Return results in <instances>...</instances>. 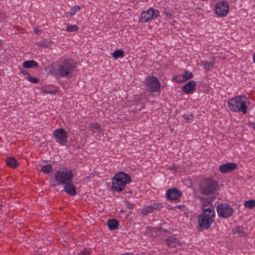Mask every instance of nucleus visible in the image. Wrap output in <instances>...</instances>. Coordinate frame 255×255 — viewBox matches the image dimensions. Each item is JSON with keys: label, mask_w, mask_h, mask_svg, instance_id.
Returning a JSON list of instances; mask_svg holds the SVG:
<instances>
[{"label": "nucleus", "mask_w": 255, "mask_h": 255, "mask_svg": "<svg viewBox=\"0 0 255 255\" xmlns=\"http://www.w3.org/2000/svg\"><path fill=\"white\" fill-rule=\"evenodd\" d=\"M131 182V178L128 174L120 171L115 174L112 179V190L116 192L122 191L127 184Z\"/></svg>", "instance_id": "1"}, {"label": "nucleus", "mask_w": 255, "mask_h": 255, "mask_svg": "<svg viewBox=\"0 0 255 255\" xmlns=\"http://www.w3.org/2000/svg\"><path fill=\"white\" fill-rule=\"evenodd\" d=\"M215 217V212H212V209H204V213L199 215L198 217V231H202L204 229H208L214 222Z\"/></svg>", "instance_id": "2"}, {"label": "nucleus", "mask_w": 255, "mask_h": 255, "mask_svg": "<svg viewBox=\"0 0 255 255\" xmlns=\"http://www.w3.org/2000/svg\"><path fill=\"white\" fill-rule=\"evenodd\" d=\"M218 187V183L215 179L206 178L200 180L199 189L202 194L208 196L215 194Z\"/></svg>", "instance_id": "3"}, {"label": "nucleus", "mask_w": 255, "mask_h": 255, "mask_svg": "<svg viewBox=\"0 0 255 255\" xmlns=\"http://www.w3.org/2000/svg\"><path fill=\"white\" fill-rule=\"evenodd\" d=\"M245 96H240L232 98L228 102L229 109L234 112H242L244 114L247 113V105L246 101L243 100Z\"/></svg>", "instance_id": "4"}, {"label": "nucleus", "mask_w": 255, "mask_h": 255, "mask_svg": "<svg viewBox=\"0 0 255 255\" xmlns=\"http://www.w3.org/2000/svg\"><path fill=\"white\" fill-rule=\"evenodd\" d=\"M73 171L66 168H61L54 174V178L57 184H52L51 187H55L60 184L64 185L68 182L72 181L73 179Z\"/></svg>", "instance_id": "5"}, {"label": "nucleus", "mask_w": 255, "mask_h": 255, "mask_svg": "<svg viewBox=\"0 0 255 255\" xmlns=\"http://www.w3.org/2000/svg\"><path fill=\"white\" fill-rule=\"evenodd\" d=\"M76 63L69 60H65L58 65L57 69V75L61 77H71V73L76 68Z\"/></svg>", "instance_id": "6"}, {"label": "nucleus", "mask_w": 255, "mask_h": 255, "mask_svg": "<svg viewBox=\"0 0 255 255\" xmlns=\"http://www.w3.org/2000/svg\"><path fill=\"white\" fill-rule=\"evenodd\" d=\"M145 88L149 92L160 93L161 86L159 80L153 75L148 76L144 81Z\"/></svg>", "instance_id": "7"}, {"label": "nucleus", "mask_w": 255, "mask_h": 255, "mask_svg": "<svg viewBox=\"0 0 255 255\" xmlns=\"http://www.w3.org/2000/svg\"><path fill=\"white\" fill-rule=\"evenodd\" d=\"M159 11L153 8H150L149 9L143 11L139 18V22H147L149 21L156 18L159 16Z\"/></svg>", "instance_id": "8"}, {"label": "nucleus", "mask_w": 255, "mask_h": 255, "mask_svg": "<svg viewBox=\"0 0 255 255\" xmlns=\"http://www.w3.org/2000/svg\"><path fill=\"white\" fill-rule=\"evenodd\" d=\"M217 211L218 216L223 218H229L234 213L233 209L226 203L218 204L217 207Z\"/></svg>", "instance_id": "9"}, {"label": "nucleus", "mask_w": 255, "mask_h": 255, "mask_svg": "<svg viewBox=\"0 0 255 255\" xmlns=\"http://www.w3.org/2000/svg\"><path fill=\"white\" fill-rule=\"evenodd\" d=\"M53 137L55 138L56 142L62 145H66L67 142V132L63 128H58L54 130Z\"/></svg>", "instance_id": "10"}, {"label": "nucleus", "mask_w": 255, "mask_h": 255, "mask_svg": "<svg viewBox=\"0 0 255 255\" xmlns=\"http://www.w3.org/2000/svg\"><path fill=\"white\" fill-rule=\"evenodd\" d=\"M162 207L161 204L153 202L149 205H145L141 209V213L143 216H146L150 213L159 211Z\"/></svg>", "instance_id": "11"}, {"label": "nucleus", "mask_w": 255, "mask_h": 255, "mask_svg": "<svg viewBox=\"0 0 255 255\" xmlns=\"http://www.w3.org/2000/svg\"><path fill=\"white\" fill-rule=\"evenodd\" d=\"M229 11V5L226 1H220L216 6V13L220 17L227 15Z\"/></svg>", "instance_id": "12"}, {"label": "nucleus", "mask_w": 255, "mask_h": 255, "mask_svg": "<svg viewBox=\"0 0 255 255\" xmlns=\"http://www.w3.org/2000/svg\"><path fill=\"white\" fill-rule=\"evenodd\" d=\"M238 165L235 162H227L221 164L219 167V170L222 173H230L236 170Z\"/></svg>", "instance_id": "13"}, {"label": "nucleus", "mask_w": 255, "mask_h": 255, "mask_svg": "<svg viewBox=\"0 0 255 255\" xmlns=\"http://www.w3.org/2000/svg\"><path fill=\"white\" fill-rule=\"evenodd\" d=\"M182 196V193L176 188H170L166 191V197L169 200H176Z\"/></svg>", "instance_id": "14"}, {"label": "nucleus", "mask_w": 255, "mask_h": 255, "mask_svg": "<svg viewBox=\"0 0 255 255\" xmlns=\"http://www.w3.org/2000/svg\"><path fill=\"white\" fill-rule=\"evenodd\" d=\"M196 82L191 80L186 83L182 88L183 92L185 94H192L196 90Z\"/></svg>", "instance_id": "15"}, {"label": "nucleus", "mask_w": 255, "mask_h": 255, "mask_svg": "<svg viewBox=\"0 0 255 255\" xmlns=\"http://www.w3.org/2000/svg\"><path fill=\"white\" fill-rule=\"evenodd\" d=\"M64 191L71 196H75L76 194V187L72 181L64 184Z\"/></svg>", "instance_id": "16"}, {"label": "nucleus", "mask_w": 255, "mask_h": 255, "mask_svg": "<svg viewBox=\"0 0 255 255\" xmlns=\"http://www.w3.org/2000/svg\"><path fill=\"white\" fill-rule=\"evenodd\" d=\"M167 245L171 248H175L178 245H181V243L179 240L173 236H170L164 240Z\"/></svg>", "instance_id": "17"}, {"label": "nucleus", "mask_w": 255, "mask_h": 255, "mask_svg": "<svg viewBox=\"0 0 255 255\" xmlns=\"http://www.w3.org/2000/svg\"><path fill=\"white\" fill-rule=\"evenodd\" d=\"M5 162L7 165L11 168H16L19 164L15 158L12 157H7Z\"/></svg>", "instance_id": "18"}, {"label": "nucleus", "mask_w": 255, "mask_h": 255, "mask_svg": "<svg viewBox=\"0 0 255 255\" xmlns=\"http://www.w3.org/2000/svg\"><path fill=\"white\" fill-rule=\"evenodd\" d=\"M107 225L110 230H115L119 226V222L115 219H110L108 221Z\"/></svg>", "instance_id": "19"}, {"label": "nucleus", "mask_w": 255, "mask_h": 255, "mask_svg": "<svg viewBox=\"0 0 255 255\" xmlns=\"http://www.w3.org/2000/svg\"><path fill=\"white\" fill-rule=\"evenodd\" d=\"M22 66L25 68H38V64L35 61L28 60L24 61L22 64Z\"/></svg>", "instance_id": "20"}, {"label": "nucleus", "mask_w": 255, "mask_h": 255, "mask_svg": "<svg viewBox=\"0 0 255 255\" xmlns=\"http://www.w3.org/2000/svg\"><path fill=\"white\" fill-rule=\"evenodd\" d=\"M89 127L93 133L98 134L101 130V126L97 123H91L89 125Z\"/></svg>", "instance_id": "21"}, {"label": "nucleus", "mask_w": 255, "mask_h": 255, "mask_svg": "<svg viewBox=\"0 0 255 255\" xmlns=\"http://www.w3.org/2000/svg\"><path fill=\"white\" fill-rule=\"evenodd\" d=\"M234 234H236L239 237H245L246 236L243 227L238 226L233 230Z\"/></svg>", "instance_id": "22"}, {"label": "nucleus", "mask_w": 255, "mask_h": 255, "mask_svg": "<svg viewBox=\"0 0 255 255\" xmlns=\"http://www.w3.org/2000/svg\"><path fill=\"white\" fill-rule=\"evenodd\" d=\"M200 200H202V206H209L210 205H212L211 204V202L214 200L215 199L214 197H211L209 198H204V197H200Z\"/></svg>", "instance_id": "23"}, {"label": "nucleus", "mask_w": 255, "mask_h": 255, "mask_svg": "<svg viewBox=\"0 0 255 255\" xmlns=\"http://www.w3.org/2000/svg\"><path fill=\"white\" fill-rule=\"evenodd\" d=\"M53 167L51 164L42 165L41 166L40 171L43 173L48 174L52 171Z\"/></svg>", "instance_id": "24"}, {"label": "nucleus", "mask_w": 255, "mask_h": 255, "mask_svg": "<svg viewBox=\"0 0 255 255\" xmlns=\"http://www.w3.org/2000/svg\"><path fill=\"white\" fill-rule=\"evenodd\" d=\"M112 56L116 59L119 58H122L124 56V52L122 50L118 49L112 53Z\"/></svg>", "instance_id": "25"}, {"label": "nucleus", "mask_w": 255, "mask_h": 255, "mask_svg": "<svg viewBox=\"0 0 255 255\" xmlns=\"http://www.w3.org/2000/svg\"><path fill=\"white\" fill-rule=\"evenodd\" d=\"M183 76V80L182 81H187L188 80L192 79L194 75L192 72H189V71L185 70L184 73L182 74Z\"/></svg>", "instance_id": "26"}, {"label": "nucleus", "mask_w": 255, "mask_h": 255, "mask_svg": "<svg viewBox=\"0 0 255 255\" xmlns=\"http://www.w3.org/2000/svg\"><path fill=\"white\" fill-rule=\"evenodd\" d=\"M201 65L204 67L206 71H209L211 67L214 66V62H208L207 61H202Z\"/></svg>", "instance_id": "27"}, {"label": "nucleus", "mask_w": 255, "mask_h": 255, "mask_svg": "<svg viewBox=\"0 0 255 255\" xmlns=\"http://www.w3.org/2000/svg\"><path fill=\"white\" fill-rule=\"evenodd\" d=\"M245 206L249 209H253L255 207V200L251 199L246 201L244 203Z\"/></svg>", "instance_id": "28"}, {"label": "nucleus", "mask_w": 255, "mask_h": 255, "mask_svg": "<svg viewBox=\"0 0 255 255\" xmlns=\"http://www.w3.org/2000/svg\"><path fill=\"white\" fill-rule=\"evenodd\" d=\"M25 73H26V75L27 76V77L26 78L27 80L33 83L36 84L38 83L39 80L37 78L31 77L30 74L27 72H25Z\"/></svg>", "instance_id": "29"}, {"label": "nucleus", "mask_w": 255, "mask_h": 255, "mask_svg": "<svg viewBox=\"0 0 255 255\" xmlns=\"http://www.w3.org/2000/svg\"><path fill=\"white\" fill-rule=\"evenodd\" d=\"M184 119H185L187 122L191 123L194 120V116L192 113L190 114H184L182 116Z\"/></svg>", "instance_id": "30"}, {"label": "nucleus", "mask_w": 255, "mask_h": 255, "mask_svg": "<svg viewBox=\"0 0 255 255\" xmlns=\"http://www.w3.org/2000/svg\"><path fill=\"white\" fill-rule=\"evenodd\" d=\"M80 10V7L79 5H76L71 8L68 13H69L71 15H74L77 12H78Z\"/></svg>", "instance_id": "31"}, {"label": "nucleus", "mask_w": 255, "mask_h": 255, "mask_svg": "<svg viewBox=\"0 0 255 255\" xmlns=\"http://www.w3.org/2000/svg\"><path fill=\"white\" fill-rule=\"evenodd\" d=\"M78 27L75 25H68L66 27V30L68 32H74L78 30Z\"/></svg>", "instance_id": "32"}, {"label": "nucleus", "mask_w": 255, "mask_h": 255, "mask_svg": "<svg viewBox=\"0 0 255 255\" xmlns=\"http://www.w3.org/2000/svg\"><path fill=\"white\" fill-rule=\"evenodd\" d=\"M183 76L182 75H177L173 77V79L175 81L178 83H181L183 82H185V81H182L183 80Z\"/></svg>", "instance_id": "33"}, {"label": "nucleus", "mask_w": 255, "mask_h": 255, "mask_svg": "<svg viewBox=\"0 0 255 255\" xmlns=\"http://www.w3.org/2000/svg\"><path fill=\"white\" fill-rule=\"evenodd\" d=\"M126 205L127 208L130 210L133 209L135 206L134 204L130 203L128 201H126Z\"/></svg>", "instance_id": "34"}, {"label": "nucleus", "mask_w": 255, "mask_h": 255, "mask_svg": "<svg viewBox=\"0 0 255 255\" xmlns=\"http://www.w3.org/2000/svg\"><path fill=\"white\" fill-rule=\"evenodd\" d=\"M79 255H90L89 251L87 249H84L83 251H80Z\"/></svg>", "instance_id": "35"}, {"label": "nucleus", "mask_w": 255, "mask_h": 255, "mask_svg": "<svg viewBox=\"0 0 255 255\" xmlns=\"http://www.w3.org/2000/svg\"><path fill=\"white\" fill-rule=\"evenodd\" d=\"M48 44H49V43L47 41H41L38 42V45L39 46H41L42 47H48Z\"/></svg>", "instance_id": "36"}, {"label": "nucleus", "mask_w": 255, "mask_h": 255, "mask_svg": "<svg viewBox=\"0 0 255 255\" xmlns=\"http://www.w3.org/2000/svg\"><path fill=\"white\" fill-rule=\"evenodd\" d=\"M202 210L204 212V209H212V211H213V212H215V208L214 207L213 205H210L209 206H202Z\"/></svg>", "instance_id": "37"}, {"label": "nucleus", "mask_w": 255, "mask_h": 255, "mask_svg": "<svg viewBox=\"0 0 255 255\" xmlns=\"http://www.w3.org/2000/svg\"><path fill=\"white\" fill-rule=\"evenodd\" d=\"M185 205L184 204H180L175 206L176 209H178L181 211H184L185 209Z\"/></svg>", "instance_id": "38"}, {"label": "nucleus", "mask_w": 255, "mask_h": 255, "mask_svg": "<svg viewBox=\"0 0 255 255\" xmlns=\"http://www.w3.org/2000/svg\"><path fill=\"white\" fill-rule=\"evenodd\" d=\"M178 168V166L175 164H173L169 167V170H174V171H177Z\"/></svg>", "instance_id": "39"}, {"label": "nucleus", "mask_w": 255, "mask_h": 255, "mask_svg": "<svg viewBox=\"0 0 255 255\" xmlns=\"http://www.w3.org/2000/svg\"><path fill=\"white\" fill-rule=\"evenodd\" d=\"M160 230L162 232H163V233H170V232L168 231L166 229H162V228H160Z\"/></svg>", "instance_id": "40"}, {"label": "nucleus", "mask_w": 255, "mask_h": 255, "mask_svg": "<svg viewBox=\"0 0 255 255\" xmlns=\"http://www.w3.org/2000/svg\"><path fill=\"white\" fill-rule=\"evenodd\" d=\"M34 32L36 34L40 35L41 34V30L36 29L34 30Z\"/></svg>", "instance_id": "41"}, {"label": "nucleus", "mask_w": 255, "mask_h": 255, "mask_svg": "<svg viewBox=\"0 0 255 255\" xmlns=\"http://www.w3.org/2000/svg\"><path fill=\"white\" fill-rule=\"evenodd\" d=\"M249 125L250 126H252L253 128L255 129V124L252 122H250Z\"/></svg>", "instance_id": "42"}, {"label": "nucleus", "mask_w": 255, "mask_h": 255, "mask_svg": "<svg viewBox=\"0 0 255 255\" xmlns=\"http://www.w3.org/2000/svg\"><path fill=\"white\" fill-rule=\"evenodd\" d=\"M121 255H133L132 253H127L123 254Z\"/></svg>", "instance_id": "43"}, {"label": "nucleus", "mask_w": 255, "mask_h": 255, "mask_svg": "<svg viewBox=\"0 0 255 255\" xmlns=\"http://www.w3.org/2000/svg\"><path fill=\"white\" fill-rule=\"evenodd\" d=\"M25 72H27L25 70H20V72L22 74H23L24 75H26V73H25Z\"/></svg>", "instance_id": "44"}, {"label": "nucleus", "mask_w": 255, "mask_h": 255, "mask_svg": "<svg viewBox=\"0 0 255 255\" xmlns=\"http://www.w3.org/2000/svg\"><path fill=\"white\" fill-rule=\"evenodd\" d=\"M253 61L255 63V52L253 54Z\"/></svg>", "instance_id": "45"}, {"label": "nucleus", "mask_w": 255, "mask_h": 255, "mask_svg": "<svg viewBox=\"0 0 255 255\" xmlns=\"http://www.w3.org/2000/svg\"><path fill=\"white\" fill-rule=\"evenodd\" d=\"M2 206V202L0 200V211L1 210V207Z\"/></svg>", "instance_id": "46"}, {"label": "nucleus", "mask_w": 255, "mask_h": 255, "mask_svg": "<svg viewBox=\"0 0 255 255\" xmlns=\"http://www.w3.org/2000/svg\"><path fill=\"white\" fill-rule=\"evenodd\" d=\"M127 193H131V191H127Z\"/></svg>", "instance_id": "47"}]
</instances>
